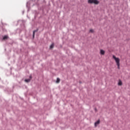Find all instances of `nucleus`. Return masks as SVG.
<instances>
[{
    "mask_svg": "<svg viewBox=\"0 0 130 130\" xmlns=\"http://www.w3.org/2000/svg\"><path fill=\"white\" fill-rule=\"evenodd\" d=\"M59 82H60V79L58 78H57V81H56V82L57 83H59Z\"/></svg>",
    "mask_w": 130,
    "mask_h": 130,
    "instance_id": "8",
    "label": "nucleus"
},
{
    "mask_svg": "<svg viewBox=\"0 0 130 130\" xmlns=\"http://www.w3.org/2000/svg\"><path fill=\"white\" fill-rule=\"evenodd\" d=\"M9 38L8 36L7 35H5L3 38V40H7Z\"/></svg>",
    "mask_w": 130,
    "mask_h": 130,
    "instance_id": "4",
    "label": "nucleus"
},
{
    "mask_svg": "<svg viewBox=\"0 0 130 130\" xmlns=\"http://www.w3.org/2000/svg\"><path fill=\"white\" fill-rule=\"evenodd\" d=\"M88 1H96V0H88Z\"/></svg>",
    "mask_w": 130,
    "mask_h": 130,
    "instance_id": "14",
    "label": "nucleus"
},
{
    "mask_svg": "<svg viewBox=\"0 0 130 130\" xmlns=\"http://www.w3.org/2000/svg\"><path fill=\"white\" fill-rule=\"evenodd\" d=\"M100 120H98L96 122H95V123H94V126H95V127H96L97 125L100 124Z\"/></svg>",
    "mask_w": 130,
    "mask_h": 130,
    "instance_id": "5",
    "label": "nucleus"
},
{
    "mask_svg": "<svg viewBox=\"0 0 130 130\" xmlns=\"http://www.w3.org/2000/svg\"><path fill=\"white\" fill-rule=\"evenodd\" d=\"M100 53H101V55H104L105 54V51L103 50H101Z\"/></svg>",
    "mask_w": 130,
    "mask_h": 130,
    "instance_id": "6",
    "label": "nucleus"
},
{
    "mask_svg": "<svg viewBox=\"0 0 130 130\" xmlns=\"http://www.w3.org/2000/svg\"><path fill=\"white\" fill-rule=\"evenodd\" d=\"M29 78L30 79H25V82L26 83L29 82L30 81V79H31V76H30Z\"/></svg>",
    "mask_w": 130,
    "mask_h": 130,
    "instance_id": "3",
    "label": "nucleus"
},
{
    "mask_svg": "<svg viewBox=\"0 0 130 130\" xmlns=\"http://www.w3.org/2000/svg\"><path fill=\"white\" fill-rule=\"evenodd\" d=\"M93 32H94V30L93 29H90V32H91V33H93Z\"/></svg>",
    "mask_w": 130,
    "mask_h": 130,
    "instance_id": "11",
    "label": "nucleus"
},
{
    "mask_svg": "<svg viewBox=\"0 0 130 130\" xmlns=\"http://www.w3.org/2000/svg\"><path fill=\"white\" fill-rule=\"evenodd\" d=\"M113 59H115L117 66H119L120 65V59L119 58L116 57L115 55L113 56Z\"/></svg>",
    "mask_w": 130,
    "mask_h": 130,
    "instance_id": "1",
    "label": "nucleus"
},
{
    "mask_svg": "<svg viewBox=\"0 0 130 130\" xmlns=\"http://www.w3.org/2000/svg\"><path fill=\"white\" fill-rule=\"evenodd\" d=\"M22 13H23V14H24V11H23Z\"/></svg>",
    "mask_w": 130,
    "mask_h": 130,
    "instance_id": "13",
    "label": "nucleus"
},
{
    "mask_svg": "<svg viewBox=\"0 0 130 130\" xmlns=\"http://www.w3.org/2000/svg\"><path fill=\"white\" fill-rule=\"evenodd\" d=\"M53 47H54V45H53V44H52L51 45L50 48V49H52V48H53Z\"/></svg>",
    "mask_w": 130,
    "mask_h": 130,
    "instance_id": "10",
    "label": "nucleus"
},
{
    "mask_svg": "<svg viewBox=\"0 0 130 130\" xmlns=\"http://www.w3.org/2000/svg\"><path fill=\"white\" fill-rule=\"evenodd\" d=\"M38 31V29H36V30H35L33 32V37L34 38V36H35V32H37Z\"/></svg>",
    "mask_w": 130,
    "mask_h": 130,
    "instance_id": "7",
    "label": "nucleus"
},
{
    "mask_svg": "<svg viewBox=\"0 0 130 130\" xmlns=\"http://www.w3.org/2000/svg\"><path fill=\"white\" fill-rule=\"evenodd\" d=\"M88 4H94V5H98L99 1H88Z\"/></svg>",
    "mask_w": 130,
    "mask_h": 130,
    "instance_id": "2",
    "label": "nucleus"
},
{
    "mask_svg": "<svg viewBox=\"0 0 130 130\" xmlns=\"http://www.w3.org/2000/svg\"><path fill=\"white\" fill-rule=\"evenodd\" d=\"M118 85H119V86H121L122 85V82H121V81H120L118 82Z\"/></svg>",
    "mask_w": 130,
    "mask_h": 130,
    "instance_id": "9",
    "label": "nucleus"
},
{
    "mask_svg": "<svg viewBox=\"0 0 130 130\" xmlns=\"http://www.w3.org/2000/svg\"><path fill=\"white\" fill-rule=\"evenodd\" d=\"M118 66V69H120V64L119 65V66Z\"/></svg>",
    "mask_w": 130,
    "mask_h": 130,
    "instance_id": "12",
    "label": "nucleus"
}]
</instances>
